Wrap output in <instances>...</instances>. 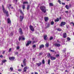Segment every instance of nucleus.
Masks as SVG:
<instances>
[{
	"instance_id": "a18cd8bd",
	"label": "nucleus",
	"mask_w": 74,
	"mask_h": 74,
	"mask_svg": "<svg viewBox=\"0 0 74 74\" xmlns=\"http://www.w3.org/2000/svg\"><path fill=\"white\" fill-rule=\"evenodd\" d=\"M56 57H58L59 56V54H57L56 56Z\"/></svg>"
},
{
	"instance_id": "b1692460",
	"label": "nucleus",
	"mask_w": 74,
	"mask_h": 74,
	"mask_svg": "<svg viewBox=\"0 0 74 74\" xmlns=\"http://www.w3.org/2000/svg\"><path fill=\"white\" fill-rule=\"evenodd\" d=\"M51 54L50 53H49L47 55V58H51Z\"/></svg>"
},
{
	"instance_id": "13d9d810",
	"label": "nucleus",
	"mask_w": 74,
	"mask_h": 74,
	"mask_svg": "<svg viewBox=\"0 0 74 74\" xmlns=\"http://www.w3.org/2000/svg\"><path fill=\"white\" fill-rule=\"evenodd\" d=\"M68 12V11H65V12H66V13H68V12Z\"/></svg>"
},
{
	"instance_id": "423d86ee",
	"label": "nucleus",
	"mask_w": 74,
	"mask_h": 74,
	"mask_svg": "<svg viewBox=\"0 0 74 74\" xmlns=\"http://www.w3.org/2000/svg\"><path fill=\"white\" fill-rule=\"evenodd\" d=\"M18 31L20 34H23V32H22V29L21 28L19 29Z\"/></svg>"
},
{
	"instance_id": "bb28decb",
	"label": "nucleus",
	"mask_w": 74,
	"mask_h": 74,
	"mask_svg": "<svg viewBox=\"0 0 74 74\" xmlns=\"http://www.w3.org/2000/svg\"><path fill=\"white\" fill-rule=\"evenodd\" d=\"M50 62H51V60H50V59H49L48 61V64H49V65H50Z\"/></svg>"
},
{
	"instance_id": "aec40b11",
	"label": "nucleus",
	"mask_w": 74,
	"mask_h": 74,
	"mask_svg": "<svg viewBox=\"0 0 74 74\" xmlns=\"http://www.w3.org/2000/svg\"><path fill=\"white\" fill-rule=\"evenodd\" d=\"M48 17H45V21H48Z\"/></svg>"
},
{
	"instance_id": "20e7f679",
	"label": "nucleus",
	"mask_w": 74,
	"mask_h": 74,
	"mask_svg": "<svg viewBox=\"0 0 74 74\" xmlns=\"http://www.w3.org/2000/svg\"><path fill=\"white\" fill-rule=\"evenodd\" d=\"M29 27H30V29L31 30V31H32V32H34V28H33V27L32 26L30 25Z\"/></svg>"
},
{
	"instance_id": "2eb2a0df",
	"label": "nucleus",
	"mask_w": 74,
	"mask_h": 74,
	"mask_svg": "<svg viewBox=\"0 0 74 74\" xmlns=\"http://www.w3.org/2000/svg\"><path fill=\"white\" fill-rule=\"evenodd\" d=\"M9 59L10 60H14L15 59V58L13 57H11L9 58Z\"/></svg>"
},
{
	"instance_id": "79ce46f5",
	"label": "nucleus",
	"mask_w": 74,
	"mask_h": 74,
	"mask_svg": "<svg viewBox=\"0 0 74 74\" xmlns=\"http://www.w3.org/2000/svg\"><path fill=\"white\" fill-rule=\"evenodd\" d=\"M42 54V53H39V56H40V55H41Z\"/></svg>"
},
{
	"instance_id": "8fccbe9b",
	"label": "nucleus",
	"mask_w": 74,
	"mask_h": 74,
	"mask_svg": "<svg viewBox=\"0 0 74 74\" xmlns=\"http://www.w3.org/2000/svg\"><path fill=\"white\" fill-rule=\"evenodd\" d=\"M62 5H65V3H62Z\"/></svg>"
},
{
	"instance_id": "f704fd0d",
	"label": "nucleus",
	"mask_w": 74,
	"mask_h": 74,
	"mask_svg": "<svg viewBox=\"0 0 74 74\" xmlns=\"http://www.w3.org/2000/svg\"><path fill=\"white\" fill-rule=\"evenodd\" d=\"M27 10H29V5H27Z\"/></svg>"
},
{
	"instance_id": "dca6fc26",
	"label": "nucleus",
	"mask_w": 74,
	"mask_h": 74,
	"mask_svg": "<svg viewBox=\"0 0 74 74\" xmlns=\"http://www.w3.org/2000/svg\"><path fill=\"white\" fill-rule=\"evenodd\" d=\"M11 22V20L10 18H8V23H9L10 24Z\"/></svg>"
},
{
	"instance_id": "f257e3e1",
	"label": "nucleus",
	"mask_w": 74,
	"mask_h": 74,
	"mask_svg": "<svg viewBox=\"0 0 74 74\" xmlns=\"http://www.w3.org/2000/svg\"><path fill=\"white\" fill-rule=\"evenodd\" d=\"M2 8L3 12L5 14L6 16H9V14H8V12L5 10L4 8V5H2Z\"/></svg>"
},
{
	"instance_id": "393cba45",
	"label": "nucleus",
	"mask_w": 74,
	"mask_h": 74,
	"mask_svg": "<svg viewBox=\"0 0 74 74\" xmlns=\"http://www.w3.org/2000/svg\"><path fill=\"white\" fill-rule=\"evenodd\" d=\"M45 47H47V48H48V47H49V44L48 43H46L45 45Z\"/></svg>"
},
{
	"instance_id": "c85d7f7f",
	"label": "nucleus",
	"mask_w": 74,
	"mask_h": 74,
	"mask_svg": "<svg viewBox=\"0 0 74 74\" xmlns=\"http://www.w3.org/2000/svg\"><path fill=\"white\" fill-rule=\"evenodd\" d=\"M7 62V60H3L2 61V63H5V62Z\"/></svg>"
},
{
	"instance_id": "2f4dec72",
	"label": "nucleus",
	"mask_w": 74,
	"mask_h": 74,
	"mask_svg": "<svg viewBox=\"0 0 74 74\" xmlns=\"http://www.w3.org/2000/svg\"><path fill=\"white\" fill-rule=\"evenodd\" d=\"M28 2L26 1H25L23 2V4H28Z\"/></svg>"
},
{
	"instance_id": "a878e982",
	"label": "nucleus",
	"mask_w": 74,
	"mask_h": 74,
	"mask_svg": "<svg viewBox=\"0 0 74 74\" xmlns=\"http://www.w3.org/2000/svg\"><path fill=\"white\" fill-rule=\"evenodd\" d=\"M66 49H64L62 51V52L63 53H64L65 52H66Z\"/></svg>"
},
{
	"instance_id": "39448f33",
	"label": "nucleus",
	"mask_w": 74,
	"mask_h": 74,
	"mask_svg": "<svg viewBox=\"0 0 74 74\" xmlns=\"http://www.w3.org/2000/svg\"><path fill=\"white\" fill-rule=\"evenodd\" d=\"M32 42V41H27V43L26 44V46L27 47V46H29V44H30Z\"/></svg>"
},
{
	"instance_id": "1a4fd4ad",
	"label": "nucleus",
	"mask_w": 74,
	"mask_h": 74,
	"mask_svg": "<svg viewBox=\"0 0 74 74\" xmlns=\"http://www.w3.org/2000/svg\"><path fill=\"white\" fill-rule=\"evenodd\" d=\"M56 59V57H55L53 56H51L50 57V59L51 60H55Z\"/></svg>"
},
{
	"instance_id": "7c9ffc66",
	"label": "nucleus",
	"mask_w": 74,
	"mask_h": 74,
	"mask_svg": "<svg viewBox=\"0 0 74 74\" xmlns=\"http://www.w3.org/2000/svg\"><path fill=\"white\" fill-rule=\"evenodd\" d=\"M49 26H50V24L49 23H48L47 24V26L46 27V28H47L48 27H49Z\"/></svg>"
},
{
	"instance_id": "6e6d98bb",
	"label": "nucleus",
	"mask_w": 74,
	"mask_h": 74,
	"mask_svg": "<svg viewBox=\"0 0 74 74\" xmlns=\"http://www.w3.org/2000/svg\"><path fill=\"white\" fill-rule=\"evenodd\" d=\"M34 60H35V58H34L33 59V60L34 61Z\"/></svg>"
},
{
	"instance_id": "473e14b6",
	"label": "nucleus",
	"mask_w": 74,
	"mask_h": 74,
	"mask_svg": "<svg viewBox=\"0 0 74 74\" xmlns=\"http://www.w3.org/2000/svg\"><path fill=\"white\" fill-rule=\"evenodd\" d=\"M51 25H53L54 24V22H53V21H52L51 22Z\"/></svg>"
},
{
	"instance_id": "774afa93",
	"label": "nucleus",
	"mask_w": 74,
	"mask_h": 74,
	"mask_svg": "<svg viewBox=\"0 0 74 74\" xmlns=\"http://www.w3.org/2000/svg\"><path fill=\"white\" fill-rule=\"evenodd\" d=\"M31 74H34V73H31Z\"/></svg>"
},
{
	"instance_id": "72a5a7b5",
	"label": "nucleus",
	"mask_w": 74,
	"mask_h": 74,
	"mask_svg": "<svg viewBox=\"0 0 74 74\" xmlns=\"http://www.w3.org/2000/svg\"><path fill=\"white\" fill-rule=\"evenodd\" d=\"M53 39V37L51 36L50 38V40H52Z\"/></svg>"
},
{
	"instance_id": "0eeeda50",
	"label": "nucleus",
	"mask_w": 74,
	"mask_h": 74,
	"mask_svg": "<svg viewBox=\"0 0 74 74\" xmlns=\"http://www.w3.org/2000/svg\"><path fill=\"white\" fill-rule=\"evenodd\" d=\"M66 22H61V24L60 25V26H64L66 25Z\"/></svg>"
},
{
	"instance_id": "bf43d9fd",
	"label": "nucleus",
	"mask_w": 74,
	"mask_h": 74,
	"mask_svg": "<svg viewBox=\"0 0 74 74\" xmlns=\"http://www.w3.org/2000/svg\"><path fill=\"white\" fill-rule=\"evenodd\" d=\"M18 71H21V69H18Z\"/></svg>"
},
{
	"instance_id": "4d7b16f0",
	"label": "nucleus",
	"mask_w": 74,
	"mask_h": 74,
	"mask_svg": "<svg viewBox=\"0 0 74 74\" xmlns=\"http://www.w3.org/2000/svg\"><path fill=\"white\" fill-rule=\"evenodd\" d=\"M11 4H10L9 5V7H11Z\"/></svg>"
},
{
	"instance_id": "e433bc0d",
	"label": "nucleus",
	"mask_w": 74,
	"mask_h": 74,
	"mask_svg": "<svg viewBox=\"0 0 74 74\" xmlns=\"http://www.w3.org/2000/svg\"><path fill=\"white\" fill-rule=\"evenodd\" d=\"M58 2L60 3V4H61V1H60V0H58Z\"/></svg>"
},
{
	"instance_id": "ddd939ff",
	"label": "nucleus",
	"mask_w": 74,
	"mask_h": 74,
	"mask_svg": "<svg viewBox=\"0 0 74 74\" xmlns=\"http://www.w3.org/2000/svg\"><path fill=\"white\" fill-rule=\"evenodd\" d=\"M24 18V17H23V16H20V20L21 22H22V20H23V19Z\"/></svg>"
},
{
	"instance_id": "f8f14e48",
	"label": "nucleus",
	"mask_w": 74,
	"mask_h": 74,
	"mask_svg": "<svg viewBox=\"0 0 74 74\" xmlns=\"http://www.w3.org/2000/svg\"><path fill=\"white\" fill-rule=\"evenodd\" d=\"M27 66H25L23 69L24 71H23V72H26L27 70Z\"/></svg>"
},
{
	"instance_id": "6e6552de",
	"label": "nucleus",
	"mask_w": 74,
	"mask_h": 74,
	"mask_svg": "<svg viewBox=\"0 0 74 74\" xmlns=\"http://www.w3.org/2000/svg\"><path fill=\"white\" fill-rule=\"evenodd\" d=\"M22 39L23 40H25V38L23 37L22 38V36H20L19 37V41H21V40Z\"/></svg>"
},
{
	"instance_id": "58836bf2",
	"label": "nucleus",
	"mask_w": 74,
	"mask_h": 74,
	"mask_svg": "<svg viewBox=\"0 0 74 74\" xmlns=\"http://www.w3.org/2000/svg\"><path fill=\"white\" fill-rule=\"evenodd\" d=\"M50 51L52 52H55V51H54V50H50Z\"/></svg>"
},
{
	"instance_id": "5fc2aeb1",
	"label": "nucleus",
	"mask_w": 74,
	"mask_h": 74,
	"mask_svg": "<svg viewBox=\"0 0 74 74\" xmlns=\"http://www.w3.org/2000/svg\"><path fill=\"white\" fill-rule=\"evenodd\" d=\"M12 35H13V33H11V36H12Z\"/></svg>"
},
{
	"instance_id": "49530a36",
	"label": "nucleus",
	"mask_w": 74,
	"mask_h": 74,
	"mask_svg": "<svg viewBox=\"0 0 74 74\" xmlns=\"http://www.w3.org/2000/svg\"><path fill=\"white\" fill-rule=\"evenodd\" d=\"M15 54H16V55H18V52H15Z\"/></svg>"
},
{
	"instance_id": "0e129e2a",
	"label": "nucleus",
	"mask_w": 74,
	"mask_h": 74,
	"mask_svg": "<svg viewBox=\"0 0 74 74\" xmlns=\"http://www.w3.org/2000/svg\"><path fill=\"white\" fill-rule=\"evenodd\" d=\"M11 9H13V7H11Z\"/></svg>"
},
{
	"instance_id": "4468645a",
	"label": "nucleus",
	"mask_w": 74,
	"mask_h": 74,
	"mask_svg": "<svg viewBox=\"0 0 74 74\" xmlns=\"http://www.w3.org/2000/svg\"><path fill=\"white\" fill-rule=\"evenodd\" d=\"M43 37L45 40H47V35H44Z\"/></svg>"
},
{
	"instance_id": "de8ad7c7",
	"label": "nucleus",
	"mask_w": 74,
	"mask_h": 74,
	"mask_svg": "<svg viewBox=\"0 0 74 74\" xmlns=\"http://www.w3.org/2000/svg\"><path fill=\"white\" fill-rule=\"evenodd\" d=\"M35 43V41H34L32 42V44H33Z\"/></svg>"
},
{
	"instance_id": "f3484780",
	"label": "nucleus",
	"mask_w": 74,
	"mask_h": 74,
	"mask_svg": "<svg viewBox=\"0 0 74 74\" xmlns=\"http://www.w3.org/2000/svg\"><path fill=\"white\" fill-rule=\"evenodd\" d=\"M44 47H45V46H44V45H42L40 46L39 48H40V49H41L42 48H44Z\"/></svg>"
},
{
	"instance_id": "5701e85b",
	"label": "nucleus",
	"mask_w": 74,
	"mask_h": 74,
	"mask_svg": "<svg viewBox=\"0 0 74 74\" xmlns=\"http://www.w3.org/2000/svg\"><path fill=\"white\" fill-rule=\"evenodd\" d=\"M59 19L58 18L56 19L55 20V22H59Z\"/></svg>"
},
{
	"instance_id": "412c9836",
	"label": "nucleus",
	"mask_w": 74,
	"mask_h": 74,
	"mask_svg": "<svg viewBox=\"0 0 74 74\" xmlns=\"http://www.w3.org/2000/svg\"><path fill=\"white\" fill-rule=\"evenodd\" d=\"M49 6H50L51 7H52L53 6V4L52 3H49Z\"/></svg>"
},
{
	"instance_id": "052dcab7",
	"label": "nucleus",
	"mask_w": 74,
	"mask_h": 74,
	"mask_svg": "<svg viewBox=\"0 0 74 74\" xmlns=\"http://www.w3.org/2000/svg\"><path fill=\"white\" fill-rule=\"evenodd\" d=\"M35 74H38V73H37V72H36L35 73Z\"/></svg>"
},
{
	"instance_id": "9d476101",
	"label": "nucleus",
	"mask_w": 74,
	"mask_h": 74,
	"mask_svg": "<svg viewBox=\"0 0 74 74\" xmlns=\"http://www.w3.org/2000/svg\"><path fill=\"white\" fill-rule=\"evenodd\" d=\"M54 45L55 47H60V45L58 43H55L54 44Z\"/></svg>"
},
{
	"instance_id": "a19ab883",
	"label": "nucleus",
	"mask_w": 74,
	"mask_h": 74,
	"mask_svg": "<svg viewBox=\"0 0 74 74\" xmlns=\"http://www.w3.org/2000/svg\"><path fill=\"white\" fill-rule=\"evenodd\" d=\"M25 8V6L23 5V9H24Z\"/></svg>"
},
{
	"instance_id": "c03bdc74",
	"label": "nucleus",
	"mask_w": 74,
	"mask_h": 74,
	"mask_svg": "<svg viewBox=\"0 0 74 74\" xmlns=\"http://www.w3.org/2000/svg\"><path fill=\"white\" fill-rule=\"evenodd\" d=\"M12 49L11 48L9 49V52H11V51Z\"/></svg>"
},
{
	"instance_id": "f03ea898",
	"label": "nucleus",
	"mask_w": 74,
	"mask_h": 74,
	"mask_svg": "<svg viewBox=\"0 0 74 74\" xmlns=\"http://www.w3.org/2000/svg\"><path fill=\"white\" fill-rule=\"evenodd\" d=\"M40 10H41V11H42L43 12H44V13L46 12V8L45 6H41Z\"/></svg>"
},
{
	"instance_id": "9b49d317",
	"label": "nucleus",
	"mask_w": 74,
	"mask_h": 74,
	"mask_svg": "<svg viewBox=\"0 0 74 74\" xmlns=\"http://www.w3.org/2000/svg\"><path fill=\"white\" fill-rule=\"evenodd\" d=\"M36 64L38 67H40L41 66V65L42 63L41 62H40L39 63H36Z\"/></svg>"
},
{
	"instance_id": "864d4df0",
	"label": "nucleus",
	"mask_w": 74,
	"mask_h": 74,
	"mask_svg": "<svg viewBox=\"0 0 74 74\" xmlns=\"http://www.w3.org/2000/svg\"><path fill=\"white\" fill-rule=\"evenodd\" d=\"M69 7H71V4H69Z\"/></svg>"
},
{
	"instance_id": "4be33fe9",
	"label": "nucleus",
	"mask_w": 74,
	"mask_h": 74,
	"mask_svg": "<svg viewBox=\"0 0 74 74\" xmlns=\"http://www.w3.org/2000/svg\"><path fill=\"white\" fill-rule=\"evenodd\" d=\"M57 30V31H59V32H60L62 31V29L60 28H58L56 29Z\"/></svg>"
},
{
	"instance_id": "cd10ccee",
	"label": "nucleus",
	"mask_w": 74,
	"mask_h": 74,
	"mask_svg": "<svg viewBox=\"0 0 74 74\" xmlns=\"http://www.w3.org/2000/svg\"><path fill=\"white\" fill-rule=\"evenodd\" d=\"M65 7L66 8V9H67V10H69V7L67 5H66Z\"/></svg>"
},
{
	"instance_id": "338daca9",
	"label": "nucleus",
	"mask_w": 74,
	"mask_h": 74,
	"mask_svg": "<svg viewBox=\"0 0 74 74\" xmlns=\"http://www.w3.org/2000/svg\"><path fill=\"white\" fill-rule=\"evenodd\" d=\"M59 18H60V19H62L61 17H60Z\"/></svg>"
},
{
	"instance_id": "c9c22d12",
	"label": "nucleus",
	"mask_w": 74,
	"mask_h": 74,
	"mask_svg": "<svg viewBox=\"0 0 74 74\" xmlns=\"http://www.w3.org/2000/svg\"><path fill=\"white\" fill-rule=\"evenodd\" d=\"M20 49V47H19V46H18L16 47V49L17 50L19 49Z\"/></svg>"
},
{
	"instance_id": "603ef678",
	"label": "nucleus",
	"mask_w": 74,
	"mask_h": 74,
	"mask_svg": "<svg viewBox=\"0 0 74 74\" xmlns=\"http://www.w3.org/2000/svg\"><path fill=\"white\" fill-rule=\"evenodd\" d=\"M21 67H23V65L22 64V63L21 64Z\"/></svg>"
},
{
	"instance_id": "a211bd4d",
	"label": "nucleus",
	"mask_w": 74,
	"mask_h": 74,
	"mask_svg": "<svg viewBox=\"0 0 74 74\" xmlns=\"http://www.w3.org/2000/svg\"><path fill=\"white\" fill-rule=\"evenodd\" d=\"M19 11L21 12V14L22 15H24V14H23V12H22V10L20 9L19 10Z\"/></svg>"
},
{
	"instance_id": "ea45409f",
	"label": "nucleus",
	"mask_w": 74,
	"mask_h": 74,
	"mask_svg": "<svg viewBox=\"0 0 74 74\" xmlns=\"http://www.w3.org/2000/svg\"><path fill=\"white\" fill-rule=\"evenodd\" d=\"M10 70L11 71H13V68H12V67H10Z\"/></svg>"
},
{
	"instance_id": "7ed1b4c3",
	"label": "nucleus",
	"mask_w": 74,
	"mask_h": 74,
	"mask_svg": "<svg viewBox=\"0 0 74 74\" xmlns=\"http://www.w3.org/2000/svg\"><path fill=\"white\" fill-rule=\"evenodd\" d=\"M26 58H23V63L24 64V66H26Z\"/></svg>"
},
{
	"instance_id": "69168bd1",
	"label": "nucleus",
	"mask_w": 74,
	"mask_h": 74,
	"mask_svg": "<svg viewBox=\"0 0 74 74\" xmlns=\"http://www.w3.org/2000/svg\"><path fill=\"white\" fill-rule=\"evenodd\" d=\"M71 23L72 24H73V23H73V22H71Z\"/></svg>"
},
{
	"instance_id": "37998d69",
	"label": "nucleus",
	"mask_w": 74,
	"mask_h": 74,
	"mask_svg": "<svg viewBox=\"0 0 74 74\" xmlns=\"http://www.w3.org/2000/svg\"><path fill=\"white\" fill-rule=\"evenodd\" d=\"M33 47L34 48H36V45H33Z\"/></svg>"
},
{
	"instance_id": "3c124183",
	"label": "nucleus",
	"mask_w": 74,
	"mask_h": 74,
	"mask_svg": "<svg viewBox=\"0 0 74 74\" xmlns=\"http://www.w3.org/2000/svg\"><path fill=\"white\" fill-rule=\"evenodd\" d=\"M4 53H5V51H3V52L2 53V54H4Z\"/></svg>"
},
{
	"instance_id": "c756f323",
	"label": "nucleus",
	"mask_w": 74,
	"mask_h": 74,
	"mask_svg": "<svg viewBox=\"0 0 74 74\" xmlns=\"http://www.w3.org/2000/svg\"><path fill=\"white\" fill-rule=\"evenodd\" d=\"M42 62V63L43 64H45V61L44 60V59L43 60Z\"/></svg>"
},
{
	"instance_id": "6ab92c4d",
	"label": "nucleus",
	"mask_w": 74,
	"mask_h": 74,
	"mask_svg": "<svg viewBox=\"0 0 74 74\" xmlns=\"http://www.w3.org/2000/svg\"><path fill=\"white\" fill-rule=\"evenodd\" d=\"M63 36L64 38H66V36H67V35H66V33L63 34Z\"/></svg>"
},
{
	"instance_id": "09e8293b",
	"label": "nucleus",
	"mask_w": 74,
	"mask_h": 74,
	"mask_svg": "<svg viewBox=\"0 0 74 74\" xmlns=\"http://www.w3.org/2000/svg\"><path fill=\"white\" fill-rule=\"evenodd\" d=\"M3 56L2 55H1L0 56V58H3Z\"/></svg>"
},
{
	"instance_id": "4c0bfd02",
	"label": "nucleus",
	"mask_w": 74,
	"mask_h": 74,
	"mask_svg": "<svg viewBox=\"0 0 74 74\" xmlns=\"http://www.w3.org/2000/svg\"><path fill=\"white\" fill-rule=\"evenodd\" d=\"M67 40H68V41H70V40H71V39H70V38H69L68 37V38H67Z\"/></svg>"
},
{
	"instance_id": "680f3d73",
	"label": "nucleus",
	"mask_w": 74,
	"mask_h": 74,
	"mask_svg": "<svg viewBox=\"0 0 74 74\" xmlns=\"http://www.w3.org/2000/svg\"><path fill=\"white\" fill-rule=\"evenodd\" d=\"M66 28L67 29H68V28H69V27H68L67 26H66Z\"/></svg>"
},
{
	"instance_id": "e2e57ef3",
	"label": "nucleus",
	"mask_w": 74,
	"mask_h": 74,
	"mask_svg": "<svg viewBox=\"0 0 74 74\" xmlns=\"http://www.w3.org/2000/svg\"><path fill=\"white\" fill-rule=\"evenodd\" d=\"M1 29H2V30H3V27H1Z\"/></svg>"
}]
</instances>
